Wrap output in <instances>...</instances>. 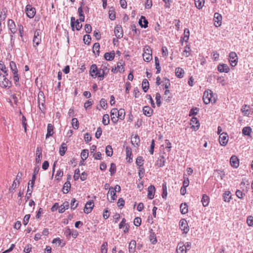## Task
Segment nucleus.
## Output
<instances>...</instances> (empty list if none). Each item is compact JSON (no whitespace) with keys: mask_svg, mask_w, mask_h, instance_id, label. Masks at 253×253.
Here are the masks:
<instances>
[{"mask_svg":"<svg viewBox=\"0 0 253 253\" xmlns=\"http://www.w3.org/2000/svg\"><path fill=\"white\" fill-rule=\"evenodd\" d=\"M89 73L92 77H98L100 81H102L106 75L104 73V70L102 69H98L96 64H92L90 68Z\"/></svg>","mask_w":253,"mask_h":253,"instance_id":"nucleus-1","label":"nucleus"},{"mask_svg":"<svg viewBox=\"0 0 253 253\" xmlns=\"http://www.w3.org/2000/svg\"><path fill=\"white\" fill-rule=\"evenodd\" d=\"M213 93L212 91L210 89H208L206 90L203 95V101L206 104H208L210 103L211 102L214 103L215 102V99L213 97Z\"/></svg>","mask_w":253,"mask_h":253,"instance_id":"nucleus-2","label":"nucleus"},{"mask_svg":"<svg viewBox=\"0 0 253 253\" xmlns=\"http://www.w3.org/2000/svg\"><path fill=\"white\" fill-rule=\"evenodd\" d=\"M152 51L150 47L149 46H145L144 48V53H143V59L146 62H149L152 59Z\"/></svg>","mask_w":253,"mask_h":253,"instance_id":"nucleus-3","label":"nucleus"},{"mask_svg":"<svg viewBox=\"0 0 253 253\" xmlns=\"http://www.w3.org/2000/svg\"><path fill=\"white\" fill-rule=\"evenodd\" d=\"M41 34V30L40 29H37L34 33L33 38L34 46L36 47L41 42V37L40 34Z\"/></svg>","mask_w":253,"mask_h":253,"instance_id":"nucleus-4","label":"nucleus"},{"mask_svg":"<svg viewBox=\"0 0 253 253\" xmlns=\"http://www.w3.org/2000/svg\"><path fill=\"white\" fill-rule=\"evenodd\" d=\"M25 11L27 17L29 18H33L36 13L35 8L33 7L30 4H28L26 5L25 8Z\"/></svg>","mask_w":253,"mask_h":253,"instance_id":"nucleus-5","label":"nucleus"},{"mask_svg":"<svg viewBox=\"0 0 253 253\" xmlns=\"http://www.w3.org/2000/svg\"><path fill=\"white\" fill-rule=\"evenodd\" d=\"M11 82L6 78L5 75H3L2 79H0V86L8 89L11 86Z\"/></svg>","mask_w":253,"mask_h":253,"instance_id":"nucleus-6","label":"nucleus"},{"mask_svg":"<svg viewBox=\"0 0 253 253\" xmlns=\"http://www.w3.org/2000/svg\"><path fill=\"white\" fill-rule=\"evenodd\" d=\"M229 61L230 65L234 67L235 66L238 62V57L237 54L235 52H231L229 54Z\"/></svg>","mask_w":253,"mask_h":253,"instance_id":"nucleus-7","label":"nucleus"},{"mask_svg":"<svg viewBox=\"0 0 253 253\" xmlns=\"http://www.w3.org/2000/svg\"><path fill=\"white\" fill-rule=\"evenodd\" d=\"M179 227L184 233H187L189 231V226L186 220L184 218L181 219L179 221Z\"/></svg>","mask_w":253,"mask_h":253,"instance_id":"nucleus-8","label":"nucleus"},{"mask_svg":"<svg viewBox=\"0 0 253 253\" xmlns=\"http://www.w3.org/2000/svg\"><path fill=\"white\" fill-rule=\"evenodd\" d=\"M228 141V135L227 133L222 132L220 134L219 137V142L221 145L225 146Z\"/></svg>","mask_w":253,"mask_h":253,"instance_id":"nucleus-9","label":"nucleus"},{"mask_svg":"<svg viewBox=\"0 0 253 253\" xmlns=\"http://www.w3.org/2000/svg\"><path fill=\"white\" fill-rule=\"evenodd\" d=\"M190 125H191V128L194 130H196L199 129L200 126V123L198 119L194 117L191 118Z\"/></svg>","mask_w":253,"mask_h":253,"instance_id":"nucleus-10","label":"nucleus"},{"mask_svg":"<svg viewBox=\"0 0 253 253\" xmlns=\"http://www.w3.org/2000/svg\"><path fill=\"white\" fill-rule=\"evenodd\" d=\"M42 158V149L41 147H37L36 149V163L39 164L41 163Z\"/></svg>","mask_w":253,"mask_h":253,"instance_id":"nucleus-11","label":"nucleus"},{"mask_svg":"<svg viewBox=\"0 0 253 253\" xmlns=\"http://www.w3.org/2000/svg\"><path fill=\"white\" fill-rule=\"evenodd\" d=\"M114 33L116 37L121 39L123 36V31L121 26H116L114 29Z\"/></svg>","mask_w":253,"mask_h":253,"instance_id":"nucleus-12","label":"nucleus"},{"mask_svg":"<svg viewBox=\"0 0 253 253\" xmlns=\"http://www.w3.org/2000/svg\"><path fill=\"white\" fill-rule=\"evenodd\" d=\"M8 27L9 30L10 31L9 33L11 34H14L16 32V25L15 24L14 22L11 20L9 19L8 21Z\"/></svg>","mask_w":253,"mask_h":253,"instance_id":"nucleus-13","label":"nucleus"},{"mask_svg":"<svg viewBox=\"0 0 253 253\" xmlns=\"http://www.w3.org/2000/svg\"><path fill=\"white\" fill-rule=\"evenodd\" d=\"M93 206H94V204L92 201H89L87 202V203H86V204L85 205L84 208V212L85 213H90L91 211Z\"/></svg>","mask_w":253,"mask_h":253,"instance_id":"nucleus-14","label":"nucleus"},{"mask_svg":"<svg viewBox=\"0 0 253 253\" xmlns=\"http://www.w3.org/2000/svg\"><path fill=\"white\" fill-rule=\"evenodd\" d=\"M214 25L216 27H219L221 24V20H222V16L221 15L216 12L214 14Z\"/></svg>","mask_w":253,"mask_h":253,"instance_id":"nucleus-15","label":"nucleus"},{"mask_svg":"<svg viewBox=\"0 0 253 253\" xmlns=\"http://www.w3.org/2000/svg\"><path fill=\"white\" fill-rule=\"evenodd\" d=\"M230 163L231 166L234 168H237L239 166V159L236 156H232L230 158Z\"/></svg>","mask_w":253,"mask_h":253,"instance_id":"nucleus-16","label":"nucleus"},{"mask_svg":"<svg viewBox=\"0 0 253 253\" xmlns=\"http://www.w3.org/2000/svg\"><path fill=\"white\" fill-rule=\"evenodd\" d=\"M155 193V188L154 186L151 185L148 188V198L152 200L154 198Z\"/></svg>","mask_w":253,"mask_h":253,"instance_id":"nucleus-17","label":"nucleus"},{"mask_svg":"<svg viewBox=\"0 0 253 253\" xmlns=\"http://www.w3.org/2000/svg\"><path fill=\"white\" fill-rule=\"evenodd\" d=\"M217 70L219 72L228 73L230 69L228 66L225 64H219L217 66Z\"/></svg>","mask_w":253,"mask_h":253,"instance_id":"nucleus-18","label":"nucleus"},{"mask_svg":"<svg viewBox=\"0 0 253 253\" xmlns=\"http://www.w3.org/2000/svg\"><path fill=\"white\" fill-rule=\"evenodd\" d=\"M186 252L184 244L181 242H179L177 246V253H186Z\"/></svg>","mask_w":253,"mask_h":253,"instance_id":"nucleus-19","label":"nucleus"},{"mask_svg":"<svg viewBox=\"0 0 253 253\" xmlns=\"http://www.w3.org/2000/svg\"><path fill=\"white\" fill-rule=\"evenodd\" d=\"M143 112L145 116L147 117H151L153 114V110L149 106H146L143 108Z\"/></svg>","mask_w":253,"mask_h":253,"instance_id":"nucleus-20","label":"nucleus"},{"mask_svg":"<svg viewBox=\"0 0 253 253\" xmlns=\"http://www.w3.org/2000/svg\"><path fill=\"white\" fill-rule=\"evenodd\" d=\"M139 24L142 28H146L148 27V22L145 16H141L139 20Z\"/></svg>","mask_w":253,"mask_h":253,"instance_id":"nucleus-21","label":"nucleus"},{"mask_svg":"<svg viewBox=\"0 0 253 253\" xmlns=\"http://www.w3.org/2000/svg\"><path fill=\"white\" fill-rule=\"evenodd\" d=\"M166 162L165 157L163 155H161L159 157L156 161V165L160 168L164 166Z\"/></svg>","mask_w":253,"mask_h":253,"instance_id":"nucleus-22","label":"nucleus"},{"mask_svg":"<svg viewBox=\"0 0 253 253\" xmlns=\"http://www.w3.org/2000/svg\"><path fill=\"white\" fill-rule=\"evenodd\" d=\"M201 202L204 207L208 206L210 202L209 197L206 194H203L202 196Z\"/></svg>","mask_w":253,"mask_h":253,"instance_id":"nucleus-23","label":"nucleus"},{"mask_svg":"<svg viewBox=\"0 0 253 253\" xmlns=\"http://www.w3.org/2000/svg\"><path fill=\"white\" fill-rule=\"evenodd\" d=\"M116 193V192L114 190L113 187H111L109 188L108 194H110L111 195V200L110 201L111 203L113 202L115 200H116L117 196Z\"/></svg>","mask_w":253,"mask_h":253,"instance_id":"nucleus-24","label":"nucleus"},{"mask_svg":"<svg viewBox=\"0 0 253 253\" xmlns=\"http://www.w3.org/2000/svg\"><path fill=\"white\" fill-rule=\"evenodd\" d=\"M136 242L134 240H131L128 246V251L129 253H134L135 251L136 248Z\"/></svg>","mask_w":253,"mask_h":253,"instance_id":"nucleus-25","label":"nucleus"},{"mask_svg":"<svg viewBox=\"0 0 253 253\" xmlns=\"http://www.w3.org/2000/svg\"><path fill=\"white\" fill-rule=\"evenodd\" d=\"M185 72L184 70L180 67H177L175 69V75L178 78L183 77Z\"/></svg>","mask_w":253,"mask_h":253,"instance_id":"nucleus-26","label":"nucleus"},{"mask_svg":"<svg viewBox=\"0 0 253 253\" xmlns=\"http://www.w3.org/2000/svg\"><path fill=\"white\" fill-rule=\"evenodd\" d=\"M150 237H149L150 241L152 244H155L157 242L156 235L155 232H153V230L152 229H151L150 230Z\"/></svg>","mask_w":253,"mask_h":253,"instance_id":"nucleus-27","label":"nucleus"},{"mask_svg":"<svg viewBox=\"0 0 253 253\" xmlns=\"http://www.w3.org/2000/svg\"><path fill=\"white\" fill-rule=\"evenodd\" d=\"M53 126L51 124H48L47 127V133L46 137H49L53 134Z\"/></svg>","mask_w":253,"mask_h":253,"instance_id":"nucleus-28","label":"nucleus"},{"mask_svg":"<svg viewBox=\"0 0 253 253\" xmlns=\"http://www.w3.org/2000/svg\"><path fill=\"white\" fill-rule=\"evenodd\" d=\"M71 188V183L69 181H67L66 182L64 185L62 189V192L64 194H67L69 192L70 189Z\"/></svg>","mask_w":253,"mask_h":253,"instance_id":"nucleus-29","label":"nucleus"},{"mask_svg":"<svg viewBox=\"0 0 253 253\" xmlns=\"http://www.w3.org/2000/svg\"><path fill=\"white\" fill-rule=\"evenodd\" d=\"M104 58L106 60L112 61L114 59L115 53L113 52H106L104 54Z\"/></svg>","mask_w":253,"mask_h":253,"instance_id":"nucleus-30","label":"nucleus"},{"mask_svg":"<svg viewBox=\"0 0 253 253\" xmlns=\"http://www.w3.org/2000/svg\"><path fill=\"white\" fill-rule=\"evenodd\" d=\"M250 106L244 105L241 108V111L245 116H248L250 114Z\"/></svg>","mask_w":253,"mask_h":253,"instance_id":"nucleus-31","label":"nucleus"},{"mask_svg":"<svg viewBox=\"0 0 253 253\" xmlns=\"http://www.w3.org/2000/svg\"><path fill=\"white\" fill-rule=\"evenodd\" d=\"M162 189H163V193L162 195V198L165 200H166L168 192H167V183L166 182H164L162 185Z\"/></svg>","mask_w":253,"mask_h":253,"instance_id":"nucleus-32","label":"nucleus"},{"mask_svg":"<svg viewBox=\"0 0 253 253\" xmlns=\"http://www.w3.org/2000/svg\"><path fill=\"white\" fill-rule=\"evenodd\" d=\"M100 44L98 42H95L93 45V52L96 56L99 55Z\"/></svg>","mask_w":253,"mask_h":253,"instance_id":"nucleus-33","label":"nucleus"},{"mask_svg":"<svg viewBox=\"0 0 253 253\" xmlns=\"http://www.w3.org/2000/svg\"><path fill=\"white\" fill-rule=\"evenodd\" d=\"M142 87L144 92H146L149 87V84L147 79H144L142 83Z\"/></svg>","mask_w":253,"mask_h":253,"instance_id":"nucleus-34","label":"nucleus"},{"mask_svg":"<svg viewBox=\"0 0 253 253\" xmlns=\"http://www.w3.org/2000/svg\"><path fill=\"white\" fill-rule=\"evenodd\" d=\"M131 142L132 145L138 146L140 142L139 137L138 135H135L134 137L131 138Z\"/></svg>","mask_w":253,"mask_h":253,"instance_id":"nucleus-35","label":"nucleus"},{"mask_svg":"<svg viewBox=\"0 0 253 253\" xmlns=\"http://www.w3.org/2000/svg\"><path fill=\"white\" fill-rule=\"evenodd\" d=\"M125 111L124 109H120L118 110L117 118L121 120L125 119Z\"/></svg>","mask_w":253,"mask_h":253,"instance_id":"nucleus-36","label":"nucleus"},{"mask_svg":"<svg viewBox=\"0 0 253 253\" xmlns=\"http://www.w3.org/2000/svg\"><path fill=\"white\" fill-rule=\"evenodd\" d=\"M180 212L182 214H186L188 212V206L186 203L181 204L180 207Z\"/></svg>","mask_w":253,"mask_h":253,"instance_id":"nucleus-37","label":"nucleus"},{"mask_svg":"<svg viewBox=\"0 0 253 253\" xmlns=\"http://www.w3.org/2000/svg\"><path fill=\"white\" fill-rule=\"evenodd\" d=\"M125 63L123 61H119L117 64V68L120 73H123L125 71L124 65Z\"/></svg>","mask_w":253,"mask_h":253,"instance_id":"nucleus-38","label":"nucleus"},{"mask_svg":"<svg viewBox=\"0 0 253 253\" xmlns=\"http://www.w3.org/2000/svg\"><path fill=\"white\" fill-rule=\"evenodd\" d=\"M12 75L13 76V80L15 85L16 86H20V84H19V75L18 74V72H16V73H13Z\"/></svg>","mask_w":253,"mask_h":253,"instance_id":"nucleus-39","label":"nucleus"},{"mask_svg":"<svg viewBox=\"0 0 253 253\" xmlns=\"http://www.w3.org/2000/svg\"><path fill=\"white\" fill-rule=\"evenodd\" d=\"M196 7L199 9H201L204 4V0H194Z\"/></svg>","mask_w":253,"mask_h":253,"instance_id":"nucleus-40","label":"nucleus"},{"mask_svg":"<svg viewBox=\"0 0 253 253\" xmlns=\"http://www.w3.org/2000/svg\"><path fill=\"white\" fill-rule=\"evenodd\" d=\"M9 67L11 70V72L13 73H16L18 72V69L17 68L16 65L14 61H11L9 63Z\"/></svg>","mask_w":253,"mask_h":253,"instance_id":"nucleus-41","label":"nucleus"},{"mask_svg":"<svg viewBox=\"0 0 253 253\" xmlns=\"http://www.w3.org/2000/svg\"><path fill=\"white\" fill-rule=\"evenodd\" d=\"M251 132L252 128L250 126L244 127L242 129V133L244 135H250Z\"/></svg>","mask_w":253,"mask_h":253,"instance_id":"nucleus-42","label":"nucleus"},{"mask_svg":"<svg viewBox=\"0 0 253 253\" xmlns=\"http://www.w3.org/2000/svg\"><path fill=\"white\" fill-rule=\"evenodd\" d=\"M65 145H66V144L65 143H62L61 146L60 147L59 153L61 156H63L64 155V154L67 150V147Z\"/></svg>","mask_w":253,"mask_h":253,"instance_id":"nucleus-43","label":"nucleus"},{"mask_svg":"<svg viewBox=\"0 0 253 253\" xmlns=\"http://www.w3.org/2000/svg\"><path fill=\"white\" fill-rule=\"evenodd\" d=\"M42 95H43L42 92L41 93L40 92L39 94V96H38L39 108L42 111V109H43L44 108V100L43 99L42 100V102H41L40 95L42 96Z\"/></svg>","mask_w":253,"mask_h":253,"instance_id":"nucleus-44","label":"nucleus"},{"mask_svg":"<svg viewBox=\"0 0 253 253\" xmlns=\"http://www.w3.org/2000/svg\"><path fill=\"white\" fill-rule=\"evenodd\" d=\"M78 202L75 198L72 199L71 201V209L72 210H75L78 206Z\"/></svg>","mask_w":253,"mask_h":253,"instance_id":"nucleus-45","label":"nucleus"},{"mask_svg":"<svg viewBox=\"0 0 253 253\" xmlns=\"http://www.w3.org/2000/svg\"><path fill=\"white\" fill-rule=\"evenodd\" d=\"M88 156V151L87 149L83 150L81 154V158L83 160V161L84 162L85 160Z\"/></svg>","mask_w":253,"mask_h":253,"instance_id":"nucleus-46","label":"nucleus"},{"mask_svg":"<svg viewBox=\"0 0 253 253\" xmlns=\"http://www.w3.org/2000/svg\"><path fill=\"white\" fill-rule=\"evenodd\" d=\"M72 127L75 129H77L79 126V123L78 119L76 118H74L72 120Z\"/></svg>","mask_w":253,"mask_h":253,"instance_id":"nucleus-47","label":"nucleus"},{"mask_svg":"<svg viewBox=\"0 0 253 253\" xmlns=\"http://www.w3.org/2000/svg\"><path fill=\"white\" fill-rule=\"evenodd\" d=\"M105 152L107 156L109 157H111L112 156L113 152V149L111 145H108L106 147Z\"/></svg>","mask_w":253,"mask_h":253,"instance_id":"nucleus-48","label":"nucleus"},{"mask_svg":"<svg viewBox=\"0 0 253 253\" xmlns=\"http://www.w3.org/2000/svg\"><path fill=\"white\" fill-rule=\"evenodd\" d=\"M144 160L141 156H138L136 159V164L139 167H143Z\"/></svg>","mask_w":253,"mask_h":253,"instance_id":"nucleus-49","label":"nucleus"},{"mask_svg":"<svg viewBox=\"0 0 253 253\" xmlns=\"http://www.w3.org/2000/svg\"><path fill=\"white\" fill-rule=\"evenodd\" d=\"M109 116L108 114H105L103 116L102 123L104 126H107L109 124Z\"/></svg>","mask_w":253,"mask_h":253,"instance_id":"nucleus-50","label":"nucleus"},{"mask_svg":"<svg viewBox=\"0 0 253 253\" xmlns=\"http://www.w3.org/2000/svg\"><path fill=\"white\" fill-rule=\"evenodd\" d=\"M231 199L230 192L226 191L223 194V199L226 202H229Z\"/></svg>","mask_w":253,"mask_h":253,"instance_id":"nucleus-51","label":"nucleus"},{"mask_svg":"<svg viewBox=\"0 0 253 253\" xmlns=\"http://www.w3.org/2000/svg\"><path fill=\"white\" fill-rule=\"evenodd\" d=\"M6 8H3L0 11V21L4 20L6 18Z\"/></svg>","mask_w":253,"mask_h":253,"instance_id":"nucleus-52","label":"nucleus"},{"mask_svg":"<svg viewBox=\"0 0 253 253\" xmlns=\"http://www.w3.org/2000/svg\"><path fill=\"white\" fill-rule=\"evenodd\" d=\"M109 171L110 172V175L111 176L113 175L114 174L116 171V166L114 163H111L110 165V168L109 169Z\"/></svg>","mask_w":253,"mask_h":253,"instance_id":"nucleus-53","label":"nucleus"},{"mask_svg":"<svg viewBox=\"0 0 253 253\" xmlns=\"http://www.w3.org/2000/svg\"><path fill=\"white\" fill-rule=\"evenodd\" d=\"M18 28L19 33V36L21 38V40L23 42L24 40L23 39V34H24V28L23 26L20 24L18 25Z\"/></svg>","mask_w":253,"mask_h":253,"instance_id":"nucleus-54","label":"nucleus"},{"mask_svg":"<svg viewBox=\"0 0 253 253\" xmlns=\"http://www.w3.org/2000/svg\"><path fill=\"white\" fill-rule=\"evenodd\" d=\"M63 175V171L61 169H59L57 170V173L55 175V178L57 180L59 181Z\"/></svg>","mask_w":253,"mask_h":253,"instance_id":"nucleus-55","label":"nucleus"},{"mask_svg":"<svg viewBox=\"0 0 253 253\" xmlns=\"http://www.w3.org/2000/svg\"><path fill=\"white\" fill-rule=\"evenodd\" d=\"M33 189H32L29 185L28 186V189H27V193H26V201H27L28 200H29L30 198V197L31 196V195H32V191H33Z\"/></svg>","mask_w":253,"mask_h":253,"instance_id":"nucleus-56","label":"nucleus"},{"mask_svg":"<svg viewBox=\"0 0 253 253\" xmlns=\"http://www.w3.org/2000/svg\"><path fill=\"white\" fill-rule=\"evenodd\" d=\"M161 95L159 93H157L156 94L155 99L156 100V104L158 107L161 106Z\"/></svg>","mask_w":253,"mask_h":253,"instance_id":"nucleus-57","label":"nucleus"},{"mask_svg":"<svg viewBox=\"0 0 253 253\" xmlns=\"http://www.w3.org/2000/svg\"><path fill=\"white\" fill-rule=\"evenodd\" d=\"M83 40L84 43L89 44L90 43L91 38L90 35H86L84 36Z\"/></svg>","mask_w":253,"mask_h":253,"instance_id":"nucleus-58","label":"nucleus"},{"mask_svg":"<svg viewBox=\"0 0 253 253\" xmlns=\"http://www.w3.org/2000/svg\"><path fill=\"white\" fill-rule=\"evenodd\" d=\"M107 246L108 244L107 242H104L101 245V253H107Z\"/></svg>","mask_w":253,"mask_h":253,"instance_id":"nucleus-59","label":"nucleus"},{"mask_svg":"<svg viewBox=\"0 0 253 253\" xmlns=\"http://www.w3.org/2000/svg\"><path fill=\"white\" fill-rule=\"evenodd\" d=\"M22 124L24 128V131L26 132L27 131V120H26V117L23 115L22 117Z\"/></svg>","mask_w":253,"mask_h":253,"instance_id":"nucleus-60","label":"nucleus"},{"mask_svg":"<svg viewBox=\"0 0 253 253\" xmlns=\"http://www.w3.org/2000/svg\"><path fill=\"white\" fill-rule=\"evenodd\" d=\"M109 18L111 20H114L116 18L115 12L114 10L110 9L109 11Z\"/></svg>","mask_w":253,"mask_h":253,"instance_id":"nucleus-61","label":"nucleus"},{"mask_svg":"<svg viewBox=\"0 0 253 253\" xmlns=\"http://www.w3.org/2000/svg\"><path fill=\"white\" fill-rule=\"evenodd\" d=\"M80 175V171L79 169H77L75 170L74 175L73 178L75 181L79 179Z\"/></svg>","mask_w":253,"mask_h":253,"instance_id":"nucleus-62","label":"nucleus"},{"mask_svg":"<svg viewBox=\"0 0 253 253\" xmlns=\"http://www.w3.org/2000/svg\"><path fill=\"white\" fill-rule=\"evenodd\" d=\"M190 51V47L187 45L186 46L183 51V55L186 57H188L189 56Z\"/></svg>","mask_w":253,"mask_h":253,"instance_id":"nucleus-63","label":"nucleus"},{"mask_svg":"<svg viewBox=\"0 0 253 253\" xmlns=\"http://www.w3.org/2000/svg\"><path fill=\"white\" fill-rule=\"evenodd\" d=\"M247 223L249 226H252L253 225V216H248L247 219Z\"/></svg>","mask_w":253,"mask_h":253,"instance_id":"nucleus-64","label":"nucleus"}]
</instances>
